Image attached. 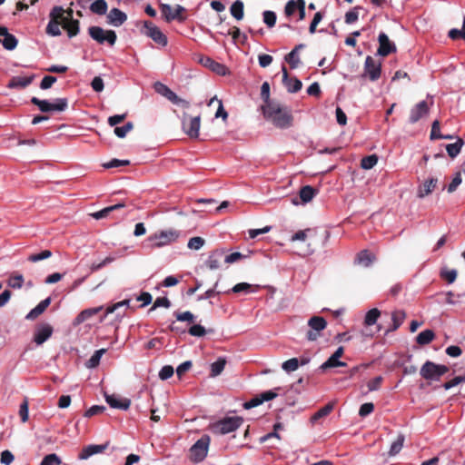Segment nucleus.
<instances>
[{"label": "nucleus", "mask_w": 465, "mask_h": 465, "mask_svg": "<svg viewBox=\"0 0 465 465\" xmlns=\"http://www.w3.org/2000/svg\"><path fill=\"white\" fill-rule=\"evenodd\" d=\"M242 421L241 417H227L215 423L213 429L221 434H227L238 429Z\"/></svg>", "instance_id": "nucleus-9"}, {"label": "nucleus", "mask_w": 465, "mask_h": 465, "mask_svg": "<svg viewBox=\"0 0 465 465\" xmlns=\"http://www.w3.org/2000/svg\"><path fill=\"white\" fill-rule=\"evenodd\" d=\"M299 9V2L298 0L294 1V0H290L286 5H285V9H284V12H285V15L287 16H291L297 10Z\"/></svg>", "instance_id": "nucleus-61"}, {"label": "nucleus", "mask_w": 465, "mask_h": 465, "mask_svg": "<svg viewBox=\"0 0 465 465\" xmlns=\"http://www.w3.org/2000/svg\"><path fill=\"white\" fill-rule=\"evenodd\" d=\"M343 352H344L343 347L340 346L334 351V353L320 366V369L322 371H325L329 368L346 366V363L344 361H339V359L342 356Z\"/></svg>", "instance_id": "nucleus-13"}, {"label": "nucleus", "mask_w": 465, "mask_h": 465, "mask_svg": "<svg viewBox=\"0 0 465 465\" xmlns=\"http://www.w3.org/2000/svg\"><path fill=\"white\" fill-rule=\"evenodd\" d=\"M244 5L242 1L236 0L232 3V5L230 7L231 15L236 19V20H242L244 15Z\"/></svg>", "instance_id": "nucleus-33"}, {"label": "nucleus", "mask_w": 465, "mask_h": 465, "mask_svg": "<svg viewBox=\"0 0 465 465\" xmlns=\"http://www.w3.org/2000/svg\"><path fill=\"white\" fill-rule=\"evenodd\" d=\"M142 32L143 35L150 37L156 44L162 46H165L168 43L166 35H163V33L160 30L158 26H156L150 21H145L143 23Z\"/></svg>", "instance_id": "nucleus-8"}, {"label": "nucleus", "mask_w": 465, "mask_h": 465, "mask_svg": "<svg viewBox=\"0 0 465 465\" xmlns=\"http://www.w3.org/2000/svg\"><path fill=\"white\" fill-rule=\"evenodd\" d=\"M24 282L25 278L23 274L19 273L18 272H14L8 276L6 284L9 288L12 289H21L23 287Z\"/></svg>", "instance_id": "nucleus-29"}, {"label": "nucleus", "mask_w": 465, "mask_h": 465, "mask_svg": "<svg viewBox=\"0 0 465 465\" xmlns=\"http://www.w3.org/2000/svg\"><path fill=\"white\" fill-rule=\"evenodd\" d=\"M127 20V15L124 12L118 8H113L107 15L108 24L114 26H120Z\"/></svg>", "instance_id": "nucleus-19"}, {"label": "nucleus", "mask_w": 465, "mask_h": 465, "mask_svg": "<svg viewBox=\"0 0 465 465\" xmlns=\"http://www.w3.org/2000/svg\"><path fill=\"white\" fill-rule=\"evenodd\" d=\"M435 334L431 330H424L420 332L416 337V342L419 345H427L433 341Z\"/></svg>", "instance_id": "nucleus-32"}, {"label": "nucleus", "mask_w": 465, "mask_h": 465, "mask_svg": "<svg viewBox=\"0 0 465 465\" xmlns=\"http://www.w3.org/2000/svg\"><path fill=\"white\" fill-rule=\"evenodd\" d=\"M232 292H235V293H239V292H245V293H248V292H255L254 289H252V285L250 284V283H247V282H240V283H237L235 284L232 288Z\"/></svg>", "instance_id": "nucleus-51"}, {"label": "nucleus", "mask_w": 465, "mask_h": 465, "mask_svg": "<svg viewBox=\"0 0 465 465\" xmlns=\"http://www.w3.org/2000/svg\"><path fill=\"white\" fill-rule=\"evenodd\" d=\"M89 35L100 45L107 43L110 46L114 45L117 35L114 30H104L100 26H91L88 29Z\"/></svg>", "instance_id": "nucleus-4"}, {"label": "nucleus", "mask_w": 465, "mask_h": 465, "mask_svg": "<svg viewBox=\"0 0 465 465\" xmlns=\"http://www.w3.org/2000/svg\"><path fill=\"white\" fill-rule=\"evenodd\" d=\"M51 303V298L41 301L34 309H32L25 316L26 320L33 321L41 315Z\"/></svg>", "instance_id": "nucleus-23"}, {"label": "nucleus", "mask_w": 465, "mask_h": 465, "mask_svg": "<svg viewBox=\"0 0 465 465\" xmlns=\"http://www.w3.org/2000/svg\"><path fill=\"white\" fill-rule=\"evenodd\" d=\"M461 182H462L461 174H460V173H457L455 174V176L453 177L452 181L450 182V183L447 187L448 193H453L458 188V186L461 183Z\"/></svg>", "instance_id": "nucleus-63"}, {"label": "nucleus", "mask_w": 465, "mask_h": 465, "mask_svg": "<svg viewBox=\"0 0 465 465\" xmlns=\"http://www.w3.org/2000/svg\"><path fill=\"white\" fill-rule=\"evenodd\" d=\"M380 46L378 48V54L387 56L388 54L396 51V46L391 43L385 33H380L379 37Z\"/></svg>", "instance_id": "nucleus-15"}, {"label": "nucleus", "mask_w": 465, "mask_h": 465, "mask_svg": "<svg viewBox=\"0 0 465 465\" xmlns=\"http://www.w3.org/2000/svg\"><path fill=\"white\" fill-rule=\"evenodd\" d=\"M406 313L404 311L396 310L391 313L392 325L387 330L389 331H396L404 322Z\"/></svg>", "instance_id": "nucleus-28"}, {"label": "nucleus", "mask_w": 465, "mask_h": 465, "mask_svg": "<svg viewBox=\"0 0 465 465\" xmlns=\"http://www.w3.org/2000/svg\"><path fill=\"white\" fill-rule=\"evenodd\" d=\"M374 256L371 252H369L367 250H363L358 253L355 262L359 264L368 267L371 265Z\"/></svg>", "instance_id": "nucleus-35"}, {"label": "nucleus", "mask_w": 465, "mask_h": 465, "mask_svg": "<svg viewBox=\"0 0 465 465\" xmlns=\"http://www.w3.org/2000/svg\"><path fill=\"white\" fill-rule=\"evenodd\" d=\"M316 193L317 192L314 188L310 185H305L300 190V198L304 203H306L312 200Z\"/></svg>", "instance_id": "nucleus-36"}, {"label": "nucleus", "mask_w": 465, "mask_h": 465, "mask_svg": "<svg viewBox=\"0 0 465 465\" xmlns=\"http://www.w3.org/2000/svg\"><path fill=\"white\" fill-rule=\"evenodd\" d=\"M214 101H216L218 103V109L215 113V117L216 118L222 117L223 120H226L228 117V114L223 108L222 100H219V99H217L216 96H214L209 101L208 106H211Z\"/></svg>", "instance_id": "nucleus-46"}, {"label": "nucleus", "mask_w": 465, "mask_h": 465, "mask_svg": "<svg viewBox=\"0 0 465 465\" xmlns=\"http://www.w3.org/2000/svg\"><path fill=\"white\" fill-rule=\"evenodd\" d=\"M124 206H125L124 203H119L114 205L105 207V208L102 209L101 211L92 213L91 215L93 218H94L96 220H100V219L107 217L113 211L118 210Z\"/></svg>", "instance_id": "nucleus-30"}, {"label": "nucleus", "mask_w": 465, "mask_h": 465, "mask_svg": "<svg viewBox=\"0 0 465 465\" xmlns=\"http://www.w3.org/2000/svg\"><path fill=\"white\" fill-rule=\"evenodd\" d=\"M457 275H458V272L455 269H451V270L443 269L440 272L441 278L445 279L448 282V283L454 282L457 278Z\"/></svg>", "instance_id": "nucleus-54"}, {"label": "nucleus", "mask_w": 465, "mask_h": 465, "mask_svg": "<svg viewBox=\"0 0 465 465\" xmlns=\"http://www.w3.org/2000/svg\"><path fill=\"white\" fill-rule=\"evenodd\" d=\"M102 310V307L91 308L82 311L74 319V324H80Z\"/></svg>", "instance_id": "nucleus-31"}, {"label": "nucleus", "mask_w": 465, "mask_h": 465, "mask_svg": "<svg viewBox=\"0 0 465 465\" xmlns=\"http://www.w3.org/2000/svg\"><path fill=\"white\" fill-rule=\"evenodd\" d=\"M64 10L62 6H54L50 13V21H58L59 19L65 20L64 17Z\"/></svg>", "instance_id": "nucleus-60"}, {"label": "nucleus", "mask_w": 465, "mask_h": 465, "mask_svg": "<svg viewBox=\"0 0 465 465\" xmlns=\"http://www.w3.org/2000/svg\"><path fill=\"white\" fill-rule=\"evenodd\" d=\"M210 441V437L204 434L190 448V458L193 462H201L205 459Z\"/></svg>", "instance_id": "nucleus-5"}, {"label": "nucleus", "mask_w": 465, "mask_h": 465, "mask_svg": "<svg viewBox=\"0 0 465 465\" xmlns=\"http://www.w3.org/2000/svg\"><path fill=\"white\" fill-rule=\"evenodd\" d=\"M189 333L194 337H203L206 333V330L200 324H194L189 329Z\"/></svg>", "instance_id": "nucleus-62"}, {"label": "nucleus", "mask_w": 465, "mask_h": 465, "mask_svg": "<svg viewBox=\"0 0 465 465\" xmlns=\"http://www.w3.org/2000/svg\"><path fill=\"white\" fill-rule=\"evenodd\" d=\"M380 315H381V312L378 309L373 308V309L370 310L365 315V319H364L365 325L371 326V325L375 324L378 318L380 317Z\"/></svg>", "instance_id": "nucleus-43"}, {"label": "nucleus", "mask_w": 465, "mask_h": 465, "mask_svg": "<svg viewBox=\"0 0 465 465\" xmlns=\"http://www.w3.org/2000/svg\"><path fill=\"white\" fill-rule=\"evenodd\" d=\"M359 9H361V7L356 6L345 14V23L346 24L351 25V24L355 23L358 20V18H359L358 10Z\"/></svg>", "instance_id": "nucleus-56"}, {"label": "nucleus", "mask_w": 465, "mask_h": 465, "mask_svg": "<svg viewBox=\"0 0 465 465\" xmlns=\"http://www.w3.org/2000/svg\"><path fill=\"white\" fill-rule=\"evenodd\" d=\"M261 97L264 102L263 105H269L270 104H276V101L270 99V84L268 82H264L261 87Z\"/></svg>", "instance_id": "nucleus-44"}, {"label": "nucleus", "mask_w": 465, "mask_h": 465, "mask_svg": "<svg viewBox=\"0 0 465 465\" xmlns=\"http://www.w3.org/2000/svg\"><path fill=\"white\" fill-rule=\"evenodd\" d=\"M46 33L52 36H58L61 35L59 21H50L46 26Z\"/></svg>", "instance_id": "nucleus-52"}, {"label": "nucleus", "mask_w": 465, "mask_h": 465, "mask_svg": "<svg viewBox=\"0 0 465 465\" xmlns=\"http://www.w3.org/2000/svg\"><path fill=\"white\" fill-rule=\"evenodd\" d=\"M53 327L48 323L39 324L34 333V341L37 345L45 342L53 334Z\"/></svg>", "instance_id": "nucleus-12"}, {"label": "nucleus", "mask_w": 465, "mask_h": 465, "mask_svg": "<svg viewBox=\"0 0 465 465\" xmlns=\"http://www.w3.org/2000/svg\"><path fill=\"white\" fill-rule=\"evenodd\" d=\"M261 109L264 118L277 128L286 129L292 124L293 118L291 110L280 103L262 105Z\"/></svg>", "instance_id": "nucleus-1"}, {"label": "nucleus", "mask_w": 465, "mask_h": 465, "mask_svg": "<svg viewBox=\"0 0 465 465\" xmlns=\"http://www.w3.org/2000/svg\"><path fill=\"white\" fill-rule=\"evenodd\" d=\"M0 43L3 45L5 49L12 51L17 46L18 41L14 35L9 34L8 35H5L4 39H0Z\"/></svg>", "instance_id": "nucleus-41"}, {"label": "nucleus", "mask_w": 465, "mask_h": 465, "mask_svg": "<svg viewBox=\"0 0 465 465\" xmlns=\"http://www.w3.org/2000/svg\"><path fill=\"white\" fill-rule=\"evenodd\" d=\"M224 254L225 250L223 249H216L213 251L205 262L206 266L210 270H217L220 268L222 260H224Z\"/></svg>", "instance_id": "nucleus-18"}, {"label": "nucleus", "mask_w": 465, "mask_h": 465, "mask_svg": "<svg viewBox=\"0 0 465 465\" xmlns=\"http://www.w3.org/2000/svg\"><path fill=\"white\" fill-rule=\"evenodd\" d=\"M130 163V162L128 160H119V159H113L107 163H104L103 164V167L105 168V169H110V168H119V167H122V166H126Z\"/></svg>", "instance_id": "nucleus-55"}, {"label": "nucleus", "mask_w": 465, "mask_h": 465, "mask_svg": "<svg viewBox=\"0 0 465 465\" xmlns=\"http://www.w3.org/2000/svg\"><path fill=\"white\" fill-rule=\"evenodd\" d=\"M201 126V115H196L194 117L190 116L187 113H183L182 115V128L183 131L190 137V138H198L199 130Z\"/></svg>", "instance_id": "nucleus-7"}, {"label": "nucleus", "mask_w": 465, "mask_h": 465, "mask_svg": "<svg viewBox=\"0 0 465 465\" xmlns=\"http://www.w3.org/2000/svg\"><path fill=\"white\" fill-rule=\"evenodd\" d=\"M31 103L36 105L43 113L54 111L64 112L68 106V100L66 98H56L54 103H50L48 100H41L37 97H32Z\"/></svg>", "instance_id": "nucleus-2"}, {"label": "nucleus", "mask_w": 465, "mask_h": 465, "mask_svg": "<svg viewBox=\"0 0 465 465\" xmlns=\"http://www.w3.org/2000/svg\"><path fill=\"white\" fill-rule=\"evenodd\" d=\"M263 22L269 26H274L276 23V15L272 11H264L263 14Z\"/></svg>", "instance_id": "nucleus-59"}, {"label": "nucleus", "mask_w": 465, "mask_h": 465, "mask_svg": "<svg viewBox=\"0 0 465 465\" xmlns=\"http://www.w3.org/2000/svg\"><path fill=\"white\" fill-rule=\"evenodd\" d=\"M438 180L436 178H430L426 180L421 185H420L417 195L419 198H424L432 193V191L436 188Z\"/></svg>", "instance_id": "nucleus-25"}, {"label": "nucleus", "mask_w": 465, "mask_h": 465, "mask_svg": "<svg viewBox=\"0 0 465 465\" xmlns=\"http://www.w3.org/2000/svg\"><path fill=\"white\" fill-rule=\"evenodd\" d=\"M448 371L449 369L445 365L427 361L420 368V373L425 380L438 381Z\"/></svg>", "instance_id": "nucleus-6"}, {"label": "nucleus", "mask_w": 465, "mask_h": 465, "mask_svg": "<svg viewBox=\"0 0 465 465\" xmlns=\"http://www.w3.org/2000/svg\"><path fill=\"white\" fill-rule=\"evenodd\" d=\"M364 74L371 81H376L381 76V65L377 64L371 56H367L364 64Z\"/></svg>", "instance_id": "nucleus-16"}, {"label": "nucleus", "mask_w": 465, "mask_h": 465, "mask_svg": "<svg viewBox=\"0 0 465 465\" xmlns=\"http://www.w3.org/2000/svg\"><path fill=\"white\" fill-rule=\"evenodd\" d=\"M52 256V252L49 250H44L39 253H34L28 256L27 260L32 262H37L42 260L50 258Z\"/></svg>", "instance_id": "nucleus-50"}, {"label": "nucleus", "mask_w": 465, "mask_h": 465, "mask_svg": "<svg viewBox=\"0 0 465 465\" xmlns=\"http://www.w3.org/2000/svg\"><path fill=\"white\" fill-rule=\"evenodd\" d=\"M160 8L167 22H171L173 20L183 22L186 18L183 15V13L185 12V8L180 5H176L174 10H173V7L168 4H161Z\"/></svg>", "instance_id": "nucleus-10"}, {"label": "nucleus", "mask_w": 465, "mask_h": 465, "mask_svg": "<svg viewBox=\"0 0 465 465\" xmlns=\"http://www.w3.org/2000/svg\"><path fill=\"white\" fill-rule=\"evenodd\" d=\"M285 61L290 64L292 69H295L301 63L298 53L296 54V50H292L285 56Z\"/></svg>", "instance_id": "nucleus-47"}, {"label": "nucleus", "mask_w": 465, "mask_h": 465, "mask_svg": "<svg viewBox=\"0 0 465 465\" xmlns=\"http://www.w3.org/2000/svg\"><path fill=\"white\" fill-rule=\"evenodd\" d=\"M334 404L330 402L326 404L324 407L321 408L318 411H316L311 418V421L312 423L317 422L320 419L326 417L331 413L333 410Z\"/></svg>", "instance_id": "nucleus-34"}, {"label": "nucleus", "mask_w": 465, "mask_h": 465, "mask_svg": "<svg viewBox=\"0 0 465 465\" xmlns=\"http://www.w3.org/2000/svg\"><path fill=\"white\" fill-rule=\"evenodd\" d=\"M62 460L55 453H51L44 457L40 465H60Z\"/></svg>", "instance_id": "nucleus-48"}, {"label": "nucleus", "mask_w": 465, "mask_h": 465, "mask_svg": "<svg viewBox=\"0 0 465 465\" xmlns=\"http://www.w3.org/2000/svg\"><path fill=\"white\" fill-rule=\"evenodd\" d=\"M226 365V361L224 358H219L216 361L213 362L211 364V377H216L220 375L223 371L224 370V367Z\"/></svg>", "instance_id": "nucleus-38"}, {"label": "nucleus", "mask_w": 465, "mask_h": 465, "mask_svg": "<svg viewBox=\"0 0 465 465\" xmlns=\"http://www.w3.org/2000/svg\"><path fill=\"white\" fill-rule=\"evenodd\" d=\"M34 77H35L34 74L29 75V76H14L11 78V80L7 84V87L11 88V89L25 88V87L28 86L29 84H31V83L34 80Z\"/></svg>", "instance_id": "nucleus-22"}, {"label": "nucleus", "mask_w": 465, "mask_h": 465, "mask_svg": "<svg viewBox=\"0 0 465 465\" xmlns=\"http://www.w3.org/2000/svg\"><path fill=\"white\" fill-rule=\"evenodd\" d=\"M134 124L132 122L126 123L124 126L121 127H115L114 128V134L119 138H124L128 132L133 130Z\"/></svg>", "instance_id": "nucleus-53"}, {"label": "nucleus", "mask_w": 465, "mask_h": 465, "mask_svg": "<svg viewBox=\"0 0 465 465\" xmlns=\"http://www.w3.org/2000/svg\"><path fill=\"white\" fill-rule=\"evenodd\" d=\"M104 398L109 406L114 409L126 411L131 405V401L129 399L121 400L114 394L110 395L105 393Z\"/></svg>", "instance_id": "nucleus-20"}, {"label": "nucleus", "mask_w": 465, "mask_h": 465, "mask_svg": "<svg viewBox=\"0 0 465 465\" xmlns=\"http://www.w3.org/2000/svg\"><path fill=\"white\" fill-rule=\"evenodd\" d=\"M69 21L64 22V28L67 30L68 36L73 37L75 36L79 33V21L74 20L73 17V10L67 11Z\"/></svg>", "instance_id": "nucleus-26"}, {"label": "nucleus", "mask_w": 465, "mask_h": 465, "mask_svg": "<svg viewBox=\"0 0 465 465\" xmlns=\"http://www.w3.org/2000/svg\"><path fill=\"white\" fill-rule=\"evenodd\" d=\"M429 105L426 101H421L418 103L413 108H411L410 113L409 122L411 124L417 123L420 118L427 115L429 114Z\"/></svg>", "instance_id": "nucleus-14"}, {"label": "nucleus", "mask_w": 465, "mask_h": 465, "mask_svg": "<svg viewBox=\"0 0 465 465\" xmlns=\"http://www.w3.org/2000/svg\"><path fill=\"white\" fill-rule=\"evenodd\" d=\"M106 351L105 349H100L94 351V353L91 356V358L86 362V367L93 369L99 365L101 357Z\"/></svg>", "instance_id": "nucleus-42"}, {"label": "nucleus", "mask_w": 465, "mask_h": 465, "mask_svg": "<svg viewBox=\"0 0 465 465\" xmlns=\"http://www.w3.org/2000/svg\"><path fill=\"white\" fill-rule=\"evenodd\" d=\"M180 236V232L174 229H168L158 232L149 237L153 248H161L175 242Z\"/></svg>", "instance_id": "nucleus-3"}, {"label": "nucleus", "mask_w": 465, "mask_h": 465, "mask_svg": "<svg viewBox=\"0 0 465 465\" xmlns=\"http://www.w3.org/2000/svg\"><path fill=\"white\" fill-rule=\"evenodd\" d=\"M202 64L210 68L213 72L216 73L219 75H225L227 72V68L225 65L215 62L210 57H204L201 60Z\"/></svg>", "instance_id": "nucleus-24"}, {"label": "nucleus", "mask_w": 465, "mask_h": 465, "mask_svg": "<svg viewBox=\"0 0 465 465\" xmlns=\"http://www.w3.org/2000/svg\"><path fill=\"white\" fill-rule=\"evenodd\" d=\"M298 367H299V359H297V358L289 359V360L285 361L282 365V370L285 371L286 372L294 371L298 369Z\"/></svg>", "instance_id": "nucleus-49"}, {"label": "nucleus", "mask_w": 465, "mask_h": 465, "mask_svg": "<svg viewBox=\"0 0 465 465\" xmlns=\"http://www.w3.org/2000/svg\"><path fill=\"white\" fill-rule=\"evenodd\" d=\"M176 320L179 322H193L195 316L189 311L183 312H174Z\"/></svg>", "instance_id": "nucleus-58"}, {"label": "nucleus", "mask_w": 465, "mask_h": 465, "mask_svg": "<svg viewBox=\"0 0 465 465\" xmlns=\"http://www.w3.org/2000/svg\"><path fill=\"white\" fill-rule=\"evenodd\" d=\"M107 3L105 0H95L90 5V10L96 15H104L107 12Z\"/></svg>", "instance_id": "nucleus-37"}, {"label": "nucleus", "mask_w": 465, "mask_h": 465, "mask_svg": "<svg viewBox=\"0 0 465 465\" xmlns=\"http://www.w3.org/2000/svg\"><path fill=\"white\" fill-rule=\"evenodd\" d=\"M378 163V157L376 154L365 156L361 159V166L362 169L370 170L376 165Z\"/></svg>", "instance_id": "nucleus-45"}, {"label": "nucleus", "mask_w": 465, "mask_h": 465, "mask_svg": "<svg viewBox=\"0 0 465 465\" xmlns=\"http://www.w3.org/2000/svg\"><path fill=\"white\" fill-rule=\"evenodd\" d=\"M282 83L284 86L287 88L289 93H297L302 89V82L296 78H289L288 72L285 66L282 67Z\"/></svg>", "instance_id": "nucleus-17"}, {"label": "nucleus", "mask_w": 465, "mask_h": 465, "mask_svg": "<svg viewBox=\"0 0 465 465\" xmlns=\"http://www.w3.org/2000/svg\"><path fill=\"white\" fill-rule=\"evenodd\" d=\"M405 438L402 434L398 435L397 439L391 443L389 455L395 456L397 455L402 449Z\"/></svg>", "instance_id": "nucleus-39"}, {"label": "nucleus", "mask_w": 465, "mask_h": 465, "mask_svg": "<svg viewBox=\"0 0 465 465\" xmlns=\"http://www.w3.org/2000/svg\"><path fill=\"white\" fill-rule=\"evenodd\" d=\"M154 90L157 94H161L162 96L165 97L167 100H169L171 103L173 102L174 99H176V94L173 92L167 85L164 84H162L160 82H156L153 85Z\"/></svg>", "instance_id": "nucleus-27"}, {"label": "nucleus", "mask_w": 465, "mask_h": 465, "mask_svg": "<svg viewBox=\"0 0 465 465\" xmlns=\"http://www.w3.org/2000/svg\"><path fill=\"white\" fill-rule=\"evenodd\" d=\"M107 448V444H91L84 447L79 453L78 458L80 460H87L91 456L98 453H102Z\"/></svg>", "instance_id": "nucleus-21"}, {"label": "nucleus", "mask_w": 465, "mask_h": 465, "mask_svg": "<svg viewBox=\"0 0 465 465\" xmlns=\"http://www.w3.org/2000/svg\"><path fill=\"white\" fill-rule=\"evenodd\" d=\"M204 239L202 237L196 236L193 237L189 240L187 246L192 250H200L204 245Z\"/></svg>", "instance_id": "nucleus-57"}, {"label": "nucleus", "mask_w": 465, "mask_h": 465, "mask_svg": "<svg viewBox=\"0 0 465 465\" xmlns=\"http://www.w3.org/2000/svg\"><path fill=\"white\" fill-rule=\"evenodd\" d=\"M463 145V141L461 139H458L457 142L453 143H449L446 145V150L450 157L454 158L456 157Z\"/></svg>", "instance_id": "nucleus-40"}, {"label": "nucleus", "mask_w": 465, "mask_h": 465, "mask_svg": "<svg viewBox=\"0 0 465 465\" xmlns=\"http://www.w3.org/2000/svg\"><path fill=\"white\" fill-rule=\"evenodd\" d=\"M173 374V368L171 365H164L159 371V378L165 381L171 378Z\"/></svg>", "instance_id": "nucleus-64"}, {"label": "nucleus", "mask_w": 465, "mask_h": 465, "mask_svg": "<svg viewBox=\"0 0 465 465\" xmlns=\"http://www.w3.org/2000/svg\"><path fill=\"white\" fill-rule=\"evenodd\" d=\"M308 325L312 330L307 332V339L315 341L320 336V331L326 328L327 322L322 317L313 316L309 320Z\"/></svg>", "instance_id": "nucleus-11"}]
</instances>
